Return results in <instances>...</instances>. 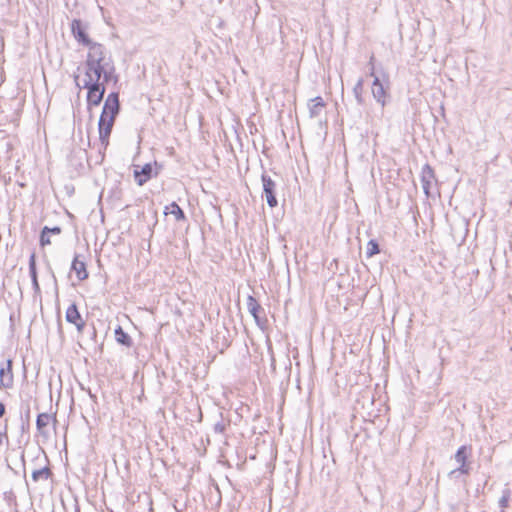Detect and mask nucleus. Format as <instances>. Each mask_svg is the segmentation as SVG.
I'll return each mask as SVG.
<instances>
[{"label": "nucleus", "instance_id": "nucleus-30", "mask_svg": "<svg viewBox=\"0 0 512 512\" xmlns=\"http://www.w3.org/2000/svg\"><path fill=\"white\" fill-rule=\"evenodd\" d=\"M374 59H375L374 55H371L369 63H368V65H369V75L372 76L373 78L376 76L375 75V67H374Z\"/></svg>", "mask_w": 512, "mask_h": 512}, {"label": "nucleus", "instance_id": "nucleus-8", "mask_svg": "<svg viewBox=\"0 0 512 512\" xmlns=\"http://www.w3.org/2000/svg\"><path fill=\"white\" fill-rule=\"evenodd\" d=\"M468 451H469V448L467 446H461L457 450L454 458H455L456 462L460 464V466L457 469L452 470L449 473V475H453L456 472H460L462 474H468L469 473L470 468H469V465L466 462L467 461V457H468Z\"/></svg>", "mask_w": 512, "mask_h": 512}, {"label": "nucleus", "instance_id": "nucleus-28", "mask_svg": "<svg viewBox=\"0 0 512 512\" xmlns=\"http://www.w3.org/2000/svg\"><path fill=\"white\" fill-rule=\"evenodd\" d=\"M108 66H104V72L102 73L103 76V82L102 83H108L111 80L112 72L108 70Z\"/></svg>", "mask_w": 512, "mask_h": 512}, {"label": "nucleus", "instance_id": "nucleus-29", "mask_svg": "<svg viewBox=\"0 0 512 512\" xmlns=\"http://www.w3.org/2000/svg\"><path fill=\"white\" fill-rule=\"evenodd\" d=\"M508 499H509V491H505L503 496L499 500V504L502 508L507 507Z\"/></svg>", "mask_w": 512, "mask_h": 512}, {"label": "nucleus", "instance_id": "nucleus-1", "mask_svg": "<svg viewBox=\"0 0 512 512\" xmlns=\"http://www.w3.org/2000/svg\"><path fill=\"white\" fill-rule=\"evenodd\" d=\"M82 88L87 89L88 108L90 109L93 106H99L106 91L104 83L92 82V79L84 80Z\"/></svg>", "mask_w": 512, "mask_h": 512}, {"label": "nucleus", "instance_id": "nucleus-2", "mask_svg": "<svg viewBox=\"0 0 512 512\" xmlns=\"http://www.w3.org/2000/svg\"><path fill=\"white\" fill-rule=\"evenodd\" d=\"M89 52L87 55V59L85 61V66H90L94 69H100V65L108 66V63L105 61V47L104 45L96 42H92L89 45Z\"/></svg>", "mask_w": 512, "mask_h": 512}, {"label": "nucleus", "instance_id": "nucleus-14", "mask_svg": "<svg viewBox=\"0 0 512 512\" xmlns=\"http://www.w3.org/2000/svg\"><path fill=\"white\" fill-rule=\"evenodd\" d=\"M434 180V172L433 169L429 165H424L421 172V182L424 193L428 196L429 189L432 181Z\"/></svg>", "mask_w": 512, "mask_h": 512}, {"label": "nucleus", "instance_id": "nucleus-35", "mask_svg": "<svg viewBox=\"0 0 512 512\" xmlns=\"http://www.w3.org/2000/svg\"><path fill=\"white\" fill-rule=\"evenodd\" d=\"M78 78H79V76H78V75H75V81H77V80H78ZM76 85H77L78 87H80V85H79V83H78V82H76Z\"/></svg>", "mask_w": 512, "mask_h": 512}, {"label": "nucleus", "instance_id": "nucleus-31", "mask_svg": "<svg viewBox=\"0 0 512 512\" xmlns=\"http://www.w3.org/2000/svg\"><path fill=\"white\" fill-rule=\"evenodd\" d=\"M73 324L76 326L78 333H83V331L86 327V323L83 320V318L80 321H77L76 323H73Z\"/></svg>", "mask_w": 512, "mask_h": 512}, {"label": "nucleus", "instance_id": "nucleus-3", "mask_svg": "<svg viewBox=\"0 0 512 512\" xmlns=\"http://www.w3.org/2000/svg\"><path fill=\"white\" fill-rule=\"evenodd\" d=\"M120 101H119V93L117 92H111L105 102L104 106L101 112V115H103L106 118L115 119L117 118L119 112H120Z\"/></svg>", "mask_w": 512, "mask_h": 512}, {"label": "nucleus", "instance_id": "nucleus-5", "mask_svg": "<svg viewBox=\"0 0 512 512\" xmlns=\"http://www.w3.org/2000/svg\"><path fill=\"white\" fill-rule=\"evenodd\" d=\"M115 123V119L106 118L100 115L98 121L99 140L104 149L109 145V138Z\"/></svg>", "mask_w": 512, "mask_h": 512}, {"label": "nucleus", "instance_id": "nucleus-26", "mask_svg": "<svg viewBox=\"0 0 512 512\" xmlns=\"http://www.w3.org/2000/svg\"><path fill=\"white\" fill-rule=\"evenodd\" d=\"M4 439L8 440V424H7V420H5V424H4L3 429L2 430L0 429V446H2Z\"/></svg>", "mask_w": 512, "mask_h": 512}, {"label": "nucleus", "instance_id": "nucleus-36", "mask_svg": "<svg viewBox=\"0 0 512 512\" xmlns=\"http://www.w3.org/2000/svg\"><path fill=\"white\" fill-rule=\"evenodd\" d=\"M30 410H27L26 416L29 417Z\"/></svg>", "mask_w": 512, "mask_h": 512}, {"label": "nucleus", "instance_id": "nucleus-9", "mask_svg": "<svg viewBox=\"0 0 512 512\" xmlns=\"http://www.w3.org/2000/svg\"><path fill=\"white\" fill-rule=\"evenodd\" d=\"M12 367V359L6 361V366L0 367V388H12L14 383Z\"/></svg>", "mask_w": 512, "mask_h": 512}, {"label": "nucleus", "instance_id": "nucleus-15", "mask_svg": "<svg viewBox=\"0 0 512 512\" xmlns=\"http://www.w3.org/2000/svg\"><path fill=\"white\" fill-rule=\"evenodd\" d=\"M115 340L118 344L130 348L133 345L132 338L126 333L121 326H118L115 331Z\"/></svg>", "mask_w": 512, "mask_h": 512}, {"label": "nucleus", "instance_id": "nucleus-33", "mask_svg": "<svg viewBox=\"0 0 512 512\" xmlns=\"http://www.w3.org/2000/svg\"><path fill=\"white\" fill-rule=\"evenodd\" d=\"M49 271H50V274H51V276L53 278V281H54V284H55V288L57 289V278L55 276L54 271L52 270V268L50 266H49Z\"/></svg>", "mask_w": 512, "mask_h": 512}, {"label": "nucleus", "instance_id": "nucleus-37", "mask_svg": "<svg viewBox=\"0 0 512 512\" xmlns=\"http://www.w3.org/2000/svg\"><path fill=\"white\" fill-rule=\"evenodd\" d=\"M285 404V400L282 401V405ZM283 409V406H281V410Z\"/></svg>", "mask_w": 512, "mask_h": 512}, {"label": "nucleus", "instance_id": "nucleus-6", "mask_svg": "<svg viewBox=\"0 0 512 512\" xmlns=\"http://www.w3.org/2000/svg\"><path fill=\"white\" fill-rule=\"evenodd\" d=\"M88 24L80 19H74L71 23V32L74 38L82 45L91 44V39L87 33Z\"/></svg>", "mask_w": 512, "mask_h": 512}, {"label": "nucleus", "instance_id": "nucleus-19", "mask_svg": "<svg viewBox=\"0 0 512 512\" xmlns=\"http://www.w3.org/2000/svg\"><path fill=\"white\" fill-rule=\"evenodd\" d=\"M66 321L73 324L82 319V316L75 303H72L66 310L65 314Z\"/></svg>", "mask_w": 512, "mask_h": 512}, {"label": "nucleus", "instance_id": "nucleus-20", "mask_svg": "<svg viewBox=\"0 0 512 512\" xmlns=\"http://www.w3.org/2000/svg\"><path fill=\"white\" fill-rule=\"evenodd\" d=\"M51 416L48 413H40L36 419V428L40 434H45V428L48 426Z\"/></svg>", "mask_w": 512, "mask_h": 512}, {"label": "nucleus", "instance_id": "nucleus-11", "mask_svg": "<svg viewBox=\"0 0 512 512\" xmlns=\"http://www.w3.org/2000/svg\"><path fill=\"white\" fill-rule=\"evenodd\" d=\"M29 274L33 286V290L35 294H40L41 289L38 282V273H37V266H36V255L35 253H32L29 257Z\"/></svg>", "mask_w": 512, "mask_h": 512}, {"label": "nucleus", "instance_id": "nucleus-17", "mask_svg": "<svg viewBox=\"0 0 512 512\" xmlns=\"http://www.w3.org/2000/svg\"><path fill=\"white\" fill-rule=\"evenodd\" d=\"M324 102L321 97H316L310 101L309 112L311 117H317L324 109Z\"/></svg>", "mask_w": 512, "mask_h": 512}, {"label": "nucleus", "instance_id": "nucleus-21", "mask_svg": "<svg viewBox=\"0 0 512 512\" xmlns=\"http://www.w3.org/2000/svg\"><path fill=\"white\" fill-rule=\"evenodd\" d=\"M52 476V471L48 466H44L40 469H35L32 472V479L34 482H38L40 479L47 480Z\"/></svg>", "mask_w": 512, "mask_h": 512}, {"label": "nucleus", "instance_id": "nucleus-23", "mask_svg": "<svg viewBox=\"0 0 512 512\" xmlns=\"http://www.w3.org/2000/svg\"><path fill=\"white\" fill-rule=\"evenodd\" d=\"M379 253V245L376 241L370 240L367 244L366 254L368 257H372L373 255Z\"/></svg>", "mask_w": 512, "mask_h": 512}, {"label": "nucleus", "instance_id": "nucleus-22", "mask_svg": "<svg viewBox=\"0 0 512 512\" xmlns=\"http://www.w3.org/2000/svg\"><path fill=\"white\" fill-rule=\"evenodd\" d=\"M363 84H364V81L362 78H360L356 85L354 86L353 88V92H354V95H355V98L357 100V102L359 104L362 103V90H363Z\"/></svg>", "mask_w": 512, "mask_h": 512}, {"label": "nucleus", "instance_id": "nucleus-7", "mask_svg": "<svg viewBox=\"0 0 512 512\" xmlns=\"http://www.w3.org/2000/svg\"><path fill=\"white\" fill-rule=\"evenodd\" d=\"M263 182V191L266 197L267 204L270 207H275L278 204L276 193H275V182L270 178V176L263 174L262 175Z\"/></svg>", "mask_w": 512, "mask_h": 512}, {"label": "nucleus", "instance_id": "nucleus-12", "mask_svg": "<svg viewBox=\"0 0 512 512\" xmlns=\"http://www.w3.org/2000/svg\"><path fill=\"white\" fill-rule=\"evenodd\" d=\"M372 95L378 103H380L382 106L385 105L386 90L378 76L374 77L372 83Z\"/></svg>", "mask_w": 512, "mask_h": 512}, {"label": "nucleus", "instance_id": "nucleus-32", "mask_svg": "<svg viewBox=\"0 0 512 512\" xmlns=\"http://www.w3.org/2000/svg\"><path fill=\"white\" fill-rule=\"evenodd\" d=\"M6 413V407L4 403L0 401V418H2Z\"/></svg>", "mask_w": 512, "mask_h": 512}, {"label": "nucleus", "instance_id": "nucleus-18", "mask_svg": "<svg viewBox=\"0 0 512 512\" xmlns=\"http://www.w3.org/2000/svg\"><path fill=\"white\" fill-rule=\"evenodd\" d=\"M85 79L84 80H90L92 79V82L100 83V79L102 77V73L104 72V66L100 65V69H92L90 66H85Z\"/></svg>", "mask_w": 512, "mask_h": 512}, {"label": "nucleus", "instance_id": "nucleus-10", "mask_svg": "<svg viewBox=\"0 0 512 512\" xmlns=\"http://www.w3.org/2000/svg\"><path fill=\"white\" fill-rule=\"evenodd\" d=\"M134 179L139 186H143L153 176V166L151 163L145 164L141 169L134 170Z\"/></svg>", "mask_w": 512, "mask_h": 512}, {"label": "nucleus", "instance_id": "nucleus-27", "mask_svg": "<svg viewBox=\"0 0 512 512\" xmlns=\"http://www.w3.org/2000/svg\"><path fill=\"white\" fill-rule=\"evenodd\" d=\"M51 244V240H50V237L47 233H44L43 230H41V234H40V245L42 247L46 246V245H49Z\"/></svg>", "mask_w": 512, "mask_h": 512}, {"label": "nucleus", "instance_id": "nucleus-13", "mask_svg": "<svg viewBox=\"0 0 512 512\" xmlns=\"http://www.w3.org/2000/svg\"><path fill=\"white\" fill-rule=\"evenodd\" d=\"M71 270L76 273V276L79 281H83L87 279L89 276L88 271L86 269V264L85 262L79 260L78 254H76L73 258Z\"/></svg>", "mask_w": 512, "mask_h": 512}, {"label": "nucleus", "instance_id": "nucleus-4", "mask_svg": "<svg viewBox=\"0 0 512 512\" xmlns=\"http://www.w3.org/2000/svg\"><path fill=\"white\" fill-rule=\"evenodd\" d=\"M247 309L253 316L256 324L260 328H264L265 324L267 323L265 310L252 295L247 297Z\"/></svg>", "mask_w": 512, "mask_h": 512}, {"label": "nucleus", "instance_id": "nucleus-34", "mask_svg": "<svg viewBox=\"0 0 512 512\" xmlns=\"http://www.w3.org/2000/svg\"><path fill=\"white\" fill-rule=\"evenodd\" d=\"M92 334H93L94 337L96 336V329H95L94 326L92 327Z\"/></svg>", "mask_w": 512, "mask_h": 512}, {"label": "nucleus", "instance_id": "nucleus-25", "mask_svg": "<svg viewBox=\"0 0 512 512\" xmlns=\"http://www.w3.org/2000/svg\"><path fill=\"white\" fill-rule=\"evenodd\" d=\"M213 430L215 433L222 434L226 430V424L223 421H218L214 424Z\"/></svg>", "mask_w": 512, "mask_h": 512}, {"label": "nucleus", "instance_id": "nucleus-16", "mask_svg": "<svg viewBox=\"0 0 512 512\" xmlns=\"http://www.w3.org/2000/svg\"><path fill=\"white\" fill-rule=\"evenodd\" d=\"M164 213L174 215L177 221L186 220V215L183 209L176 202H172L169 206H166Z\"/></svg>", "mask_w": 512, "mask_h": 512}, {"label": "nucleus", "instance_id": "nucleus-24", "mask_svg": "<svg viewBox=\"0 0 512 512\" xmlns=\"http://www.w3.org/2000/svg\"><path fill=\"white\" fill-rule=\"evenodd\" d=\"M42 230L44 231V233H47L48 235L49 234L59 235L62 232V229L59 226H54L52 228H50L48 226H44L42 228Z\"/></svg>", "mask_w": 512, "mask_h": 512}]
</instances>
